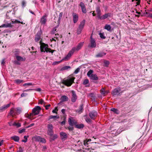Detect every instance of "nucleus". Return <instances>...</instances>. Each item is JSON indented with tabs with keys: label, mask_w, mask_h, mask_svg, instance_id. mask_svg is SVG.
I'll use <instances>...</instances> for the list:
<instances>
[{
	"label": "nucleus",
	"mask_w": 152,
	"mask_h": 152,
	"mask_svg": "<svg viewBox=\"0 0 152 152\" xmlns=\"http://www.w3.org/2000/svg\"><path fill=\"white\" fill-rule=\"evenodd\" d=\"M74 52L73 51V50L71 49V50H70L69 51L68 54L62 60H68L73 55Z\"/></svg>",
	"instance_id": "nucleus-14"
},
{
	"label": "nucleus",
	"mask_w": 152,
	"mask_h": 152,
	"mask_svg": "<svg viewBox=\"0 0 152 152\" xmlns=\"http://www.w3.org/2000/svg\"><path fill=\"white\" fill-rule=\"evenodd\" d=\"M43 102H44V101L42 99H41L39 101V104H42Z\"/></svg>",
	"instance_id": "nucleus-64"
},
{
	"label": "nucleus",
	"mask_w": 152,
	"mask_h": 152,
	"mask_svg": "<svg viewBox=\"0 0 152 152\" xmlns=\"http://www.w3.org/2000/svg\"><path fill=\"white\" fill-rule=\"evenodd\" d=\"M85 20H83L80 22L78 26V28L77 30V35H79L81 33L85 26Z\"/></svg>",
	"instance_id": "nucleus-4"
},
{
	"label": "nucleus",
	"mask_w": 152,
	"mask_h": 152,
	"mask_svg": "<svg viewBox=\"0 0 152 152\" xmlns=\"http://www.w3.org/2000/svg\"><path fill=\"white\" fill-rule=\"evenodd\" d=\"M90 39V47L91 48H95L96 47V44L95 39L92 38V36H91Z\"/></svg>",
	"instance_id": "nucleus-16"
},
{
	"label": "nucleus",
	"mask_w": 152,
	"mask_h": 152,
	"mask_svg": "<svg viewBox=\"0 0 152 152\" xmlns=\"http://www.w3.org/2000/svg\"><path fill=\"white\" fill-rule=\"evenodd\" d=\"M79 6H80L81 7L82 12L84 13H86L87 11L84 4L82 2H80Z\"/></svg>",
	"instance_id": "nucleus-17"
},
{
	"label": "nucleus",
	"mask_w": 152,
	"mask_h": 152,
	"mask_svg": "<svg viewBox=\"0 0 152 152\" xmlns=\"http://www.w3.org/2000/svg\"><path fill=\"white\" fill-rule=\"evenodd\" d=\"M80 69V68L79 67L77 68L75 71L74 73L75 74H77L78 72H79Z\"/></svg>",
	"instance_id": "nucleus-49"
},
{
	"label": "nucleus",
	"mask_w": 152,
	"mask_h": 152,
	"mask_svg": "<svg viewBox=\"0 0 152 152\" xmlns=\"http://www.w3.org/2000/svg\"><path fill=\"white\" fill-rule=\"evenodd\" d=\"M5 59H2L1 62V64L2 65H4L5 64Z\"/></svg>",
	"instance_id": "nucleus-63"
},
{
	"label": "nucleus",
	"mask_w": 152,
	"mask_h": 152,
	"mask_svg": "<svg viewBox=\"0 0 152 152\" xmlns=\"http://www.w3.org/2000/svg\"><path fill=\"white\" fill-rule=\"evenodd\" d=\"M10 138L16 142H18L20 139L19 137L17 136L12 137Z\"/></svg>",
	"instance_id": "nucleus-27"
},
{
	"label": "nucleus",
	"mask_w": 152,
	"mask_h": 152,
	"mask_svg": "<svg viewBox=\"0 0 152 152\" xmlns=\"http://www.w3.org/2000/svg\"><path fill=\"white\" fill-rule=\"evenodd\" d=\"M59 118V117L58 116V115H50V116L48 120H49L50 119H52V118H53V119H54L55 118Z\"/></svg>",
	"instance_id": "nucleus-40"
},
{
	"label": "nucleus",
	"mask_w": 152,
	"mask_h": 152,
	"mask_svg": "<svg viewBox=\"0 0 152 152\" xmlns=\"http://www.w3.org/2000/svg\"><path fill=\"white\" fill-rule=\"evenodd\" d=\"M16 58L17 59V61H24L26 60V58H23V57H21V56H16Z\"/></svg>",
	"instance_id": "nucleus-29"
},
{
	"label": "nucleus",
	"mask_w": 152,
	"mask_h": 152,
	"mask_svg": "<svg viewBox=\"0 0 152 152\" xmlns=\"http://www.w3.org/2000/svg\"><path fill=\"white\" fill-rule=\"evenodd\" d=\"M42 34V32L41 29L37 32L35 37V41L36 42H38L40 39Z\"/></svg>",
	"instance_id": "nucleus-13"
},
{
	"label": "nucleus",
	"mask_w": 152,
	"mask_h": 152,
	"mask_svg": "<svg viewBox=\"0 0 152 152\" xmlns=\"http://www.w3.org/2000/svg\"><path fill=\"white\" fill-rule=\"evenodd\" d=\"M121 91V88L118 87L114 89L112 92V94L113 96L118 95L120 94L119 92Z\"/></svg>",
	"instance_id": "nucleus-10"
},
{
	"label": "nucleus",
	"mask_w": 152,
	"mask_h": 152,
	"mask_svg": "<svg viewBox=\"0 0 152 152\" xmlns=\"http://www.w3.org/2000/svg\"><path fill=\"white\" fill-rule=\"evenodd\" d=\"M10 105V104L9 103L7 104L4 105L3 106L0 107V110L3 111V110L9 107Z\"/></svg>",
	"instance_id": "nucleus-22"
},
{
	"label": "nucleus",
	"mask_w": 152,
	"mask_h": 152,
	"mask_svg": "<svg viewBox=\"0 0 152 152\" xmlns=\"http://www.w3.org/2000/svg\"><path fill=\"white\" fill-rule=\"evenodd\" d=\"M93 71L92 70H89L87 73V75L90 78L92 81L95 83H97V80L99 78L97 75L96 74H93Z\"/></svg>",
	"instance_id": "nucleus-1"
},
{
	"label": "nucleus",
	"mask_w": 152,
	"mask_h": 152,
	"mask_svg": "<svg viewBox=\"0 0 152 152\" xmlns=\"http://www.w3.org/2000/svg\"><path fill=\"white\" fill-rule=\"evenodd\" d=\"M25 129H22L20 130L19 131V133H21L24 132H25Z\"/></svg>",
	"instance_id": "nucleus-58"
},
{
	"label": "nucleus",
	"mask_w": 152,
	"mask_h": 152,
	"mask_svg": "<svg viewBox=\"0 0 152 152\" xmlns=\"http://www.w3.org/2000/svg\"><path fill=\"white\" fill-rule=\"evenodd\" d=\"M31 85H33L31 83H25L23 85V86H30Z\"/></svg>",
	"instance_id": "nucleus-51"
},
{
	"label": "nucleus",
	"mask_w": 152,
	"mask_h": 152,
	"mask_svg": "<svg viewBox=\"0 0 152 152\" xmlns=\"http://www.w3.org/2000/svg\"><path fill=\"white\" fill-rule=\"evenodd\" d=\"M145 13L147 15V16L148 17L152 18V13H150L147 12H146Z\"/></svg>",
	"instance_id": "nucleus-54"
},
{
	"label": "nucleus",
	"mask_w": 152,
	"mask_h": 152,
	"mask_svg": "<svg viewBox=\"0 0 152 152\" xmlns=\"http://www.w3.org/2000/svg\"><path fill=\"white\" fill-rule=\"evenodd\" d=\"M91 98V99L92 100H93L94 101H95V98L96 96L94 95V94L93 93H90L88 95Z\"/></svg>",
	"instance_id": "nucleus-31"
},
{
	"label": "nucleus",
	"mask_w": 152,
	"mask_h": 152,
	"mask_svg": "<svg viewBox=\"0 0 152 152\" xmlns=\"http://www.w3.org/2000/svg\"><path fill=\"white\" fill-rule=\"evenodd\" d=\"M26 115V117L29 119L31 118V116H33V115L32 113H30V114H27Z\"/></svg>",
	"instance_id": "nucleus-48"
},
{
	"label": "nucleus",
	"mask_w": 152,
	"mask_h": 152,
	"mask_svg": "<svg viewBox=\"0 0 152 152\" xmlns=\"http://www.w3.org/2000/svg\"><path fill=\"white\" fill-rule=\"evenodd\" d=\"M12 26H13L12 25L11 23H10L3 24L0 26V27L8 28L12 27Z\"/></svg>",
	"instance_id": "nucleus-21"
},
{
	"label": "nucleus",
	"mask_w": 152,
	"mask_h": 152,
	"mask_svg": "<svg viewBox=\"0 0 152 152\" xmlns=\"http://www.w3.org/2000/svg\"><path fill=\"white\" fill-rule=\"evenodd\" d=\"M12 24L17 23H21V22L20 21L15 20V21H12Z\"/></svg>",
	"instance_id": "nucleus-50"
},
{
	"label": "nucleus",
	"mask_w": 152,
	"mask_h": 152,
	"mask_svg": "<svg viewBox=\"0 0 152 152\" xmlns=\"http://www.w3.org/2000/svg\"><path fill=\"white\" fill-rule=\"evenodd\" d=\"M22 109L20 107H17L15 110V111L14 110V109L12 108L10 110V115H15L16 114H20L21 113Z\"/></svg>",
	"instance_id": "nucleus-5"
},
{
	"label": "nucleus",
	"mask_w": 152,
	"mask_h": 152,
	"mask_svg": "<svg viewBox=\"0 0 152 152\" xmlns=\"http://www.w3.org/2000/svg\"><path fill=\"white\" fill-rule=\"evenodd\" d=\"M68 99H69L68 97L65 95L62 96L60 99L61 102H64L67 101L68 100Z\"/></svg>",
	"instance_id": "nucleus-25"
},
{
	"label": "nucleus",
	"mask_w": 152,
	"mask_h": 152,
	"mask_svg": "<svg viewBox=\"0 0 152 152\" xmlns=\"http://www.w3.org/2000/svg\"><path fill=\"white\" fill-rule=\"evenodd\" d=\"M41 108L39 106H36L32 110V113L34 115H37L39 114Z\"/></svg>",
	"instance_id": "nucleus-8"
},
{
	"label": "nucleus",
	"mask_w": 152,
	"mask_h": 152,
	"mask_svg": "<svg viewBox=\"0 0 152 152\" xmlns=\"http://www.w3.org/2000/svg\"><path fill=\"white\" fill-rule=\"evenodd\" d=\"M86 121L87 123H90L91 121V119L89 118H86Z\"/></svg>",
	"instance_id": "nucleus-56"
},
{
	"label": "nucleus",
	"mask_w": 152,
	"mask_h": 152,
	"mask_svg": "<svg viewBox=\"0 0 152 152\" xmlns=\"http://www.w3.org/2000/svg\"><path fill=\"white\" fill-rule=\"evenodd\" d=\"M97 15L98 18V19L100 20L101 17V12L97 13Z\"/></svg>",
	"instance_id": "nucleus-57"
},
{
	"label": "nucleus",
	"mask_w": 152,
	"mask_h": 152,
	"mask_svg": "<svg viewBox=\"0 0 152 152\" xmlns=\"http://www.w3.org/2000/svg\"><path fill=\"white\" fill-rule=\"evenodd\" d=\"M34 125V123L31 124H30L28 126L26 127V128H27L30 127H31V126H33Z\"/></svg>",
	"instance_id": "nucleus-61"
},
{
	"label": "nucleus",
	"mask_w": 152,
	"mask_h": 152,
	"mask_svg": "<svg viewBox=\"0 0 152 152\" xmlns=\"http://www.w3.org/2000/svg\"><path fill=\"white\" fill-rule=\"evenodd\" d=\"M53 127L51 124H48L47 126V134L48 135H52L53 134Z\"/></svg>",
	"instance_id": "nucleus-7"
},
{
	"label": "nucleus",
	"mask_w": 152,
	"mask_h": 152,
	"mask_svg": "<svg viewBox=\"0 0 152 152\" xmlns=\"http://www.w3.org/2000/svg\"><path fill=\"white\" fill-rule=\"evenodd\" d=\"M65 120L64 119L63 121L61 122V125H65Z\"/></svg>",
	"instance_id": "nucleus-60"
},
{
	"label": "nucleus",
	"mask_w": 152,
	"mask_h": 152,
	"mask_svg": "<svg viewBox=\"0 0 152 152\" xmlns=\"http://www.w3.org/2000/svg\"><path fill=\"white\" fill-rule=\"evenodd\" d=\"M111 26L110 25L106 24L105 25L104 27V28L108 31H109L111 29Z\"/></svg>",
	"instance_id": "nucleus-37"
},
{
	"label": "nucleus",
	"mask_w": 152,
	"mask_h": 152,
	"mask_svg": "<svg viewBox=\"0 0 152 152\" xmlns=\"http://www.w3.org/2000/svg\"><path fill=\"white\" fill-rule=\"evenodd\" d=\"M11 11H10L9 12L7 11L6 14V17L7 19H10V15L9 14V12H10Z\"/></svg>",
	"instance_id": "nucleus-47"
},
{
	"label": "nucleus",
	"mask_w": 152,
	"mask_h": 152,
	"mask_svg": "<svg viewBox=\"0 0 152 152\" xmlns=\"http://www.w3.org/2000/svg\"><path fill=\"white\" fill-rule=\"evenodd\" d=\"M48 47V44L42 43L40 46L41 52H45V50L47 49V48Z\"/></svg>",
	"instance_id": "nucleus-15"
},
{
	"label": "nucleus",
	"mask_w": 152,
	"mask_h": 152,
	"mask_svg": "<svg viewBox=\"0 0 152 152\" xmlns=\"http://www.w3.org/2000/svg\"><path fill=\"white\" fill-rule=\"evenodd\" d=\"M33 141L40 142H46L45 139L39 136H36L32 137Z\"/></svg>",
	"instance_id": "nucleus-6"
},
{
	"label": "nucleus",
	"mask_w": 152,
	"mask_h": 152,
	"mask_svg": "<svg viewBox=\"0 0 152 152\" xmlns=\"http://www.w3.org/2000/svg\"><path fill=\"white\" fill-rule=\"evenodd\" d=\"M89 83V81L88 79H86L84 80L83 82V84L84 85H86L88 84Z\"/></svg>",
	"instance_id": "nucleus-43"
},
{
	"label": "nucleus",
	"mask_w": 152,
	"mask_h": 152,
	"mask_svg": "<svg viewBox=\"0 0 152 152\" xmlns=\"http://www.w3.org/2000/svg\"><path fill=\"white\" fill-rule=\"evenodd\" d=\"M70 68H71V67L70 66H64L62 67L61 68V70L63 71V70H67L68 69H70Z\"/></svg>",
	"instance_id": "nucleus-34"
},
{
	"label": "nucleus",
	"mask_w": 152,
	"mask_h": 152,
	"mask_svg": "<svg viewBox=\"0 0 152 152\" xmlns=\"http://www.w3.org/2000/svg\"><path fill=\"white\" fill-rule=\"evenodd\" d=\"M62 60H61L60 61H55L53 63V64L55 65L56 64H59V63H61L62 61Z\"/></svg>",
	"instance_id": "nucleus-53"
},
{
	"label": "nucleus",
	"mask_w": 152,
	"mask_h": 152,
	"mask_svg": "<svg viewBox=\"0 0 152 152\" xmlns=\"http://www.w3.org/2000/svg\"><path fill=\"white\" fill-rule=\"evenodd\" d=\"M111 111L115 113L118 114L120 113V111L119 110L115 108H112L111 109Z\"/></svg>",
	"instance_id": "nucleus-32"
},
{
	"label": "nucleus",
	"mask_w": 152,
	"mask_h": 152,
	"mask_svg": "<svg viewBox=\"0 0 152 152\" xmlns=\"http://www.w3.org/2000/svg\"><path fill=\"white\" fill-rule=\"evenodd\" d=\"M73 22L74 23H76L78 20V15L75 13L72 14Z\"/></svg>",
	"instance_id": "nucleus-19"
},
{
	"label": "nucleus",
	"mask_w": 152,
	"mask_h": 152,
	"mask_svg": "<svg viewBox=\"0 0 152 152\" xmlns=\"http://www.w3.org/2000/svg\"><path fill=\"white\" fill-rule=\"evenodd\" d=\"M75 78V77H73L66 80H63L62 83L67 86H71L73 83L74 82Z\"/></svg>",
	"instance_id": "nucleus-3"
},
{
	"label": "nucleus",
	"mask_w": 152,
	"mask_h": 152,
	"mask_svg": "<svg viewBox=\"0 0 152 152\" xmlns=\"http://www.w3.org/2000/svg\"><path fill=\"white\" fill-rule=\"evenodd\" d=\"M23 82V81L22 80L19 79H17L15 80V82L17 84H19L20 83H22Z\"/></svg>",
	"instance_id": "nucleus-39"
},
{
	"label": "nucleus",
	"mask_w": 152,
	"mask_h": 152,
	"mask_svg": "<svg viewBox=\"0 0 152 152\" xmlns=\"http://www.w3.org/2000/svg\"><path fill=\"white\" fill-rule=\"evenodd\" d=\"M47 16L46 15H44L41 18L40 23L42 24L45 25V24L47 21L46 18Z\"/></svg>",
	"instance_id": "nucleus-18"
},
{
	"label": "nucleus",
	"mask_w": 152,
	"mask_h": 152,
	"mask_svg": "<svg viewBox=\"0 0 152 152\" xmlns=\"http://www.w3.org/2000/svg\"><path fill=\"white\" fill-rule=\"evenodd\" d=\"M84 42H80L78 44L76 47H73L72 49L74 52L75 51H78L81 49L83 45Z\"/></svg>",
	"instance_id": "nucleus-11"
},
{
	"label": "nucleus",
	"mask_w": 152,
	"mask_h": 152,
	"mask_svg": "<svg viewBox=\"0 0 152 152\" xmlns=\"http://www.w3.org/2000/svg\"><path fill=\"white\" fill-rule=\"evenodd\" d=\"M89 115L91 119L94 120L97 115V113L95 110L91 111L90 112Z\"/></svg>",
	"instance_id": "nucleus-9"
},
{
	"label": "nucleus",
	"mask_w": 152,
	"mask_h": 152,
	"mask_svg": "<svg viewBox=\"0 0 152 152\" xmlns=\"http://www.w3.org/2000/svg\"><path fill=\"white\" fill-rule=\"evenodd\" d=\"M71 93H72V97L71 98V101L73 102H75L77 99V96L75 92L73 90L72 91Z\"/></svg>",
	"instance_id": "nucleus-12"
},
{
	"label": "nucleus",
	"mask_w": 152,
	"mask_h": 152,
	"mask_svg": "<svg viewBox=\"0 0 152 152\" xmlns=\"http://www.w3.org/2000/svg\"><path fill=\"white\" fill-rule=\"evenodd\" d=\"M50 106V104H48V105H46L45 106V109L46 110H48L49 108V107Z\"/></svg>",
	"instance_id": "nucleus-62"
},
{
	"label": "nucleus",
	"mask_w": 152,
	"mask_h": 152,
	"mask_svg": "<svg viewBox=\"0 0 152 152\" xmlns=\"http://www.w3.org/2000/svg\"><path fill=\"white\" fill-rule=\"evenodd\" d=\"M106 53L103 52H100L97 53L95 56L97 58H101L103 56L105 55Z\"/></svg>",
	"instance_id": "nucleus-23"
},
{
	"label": "nucleus",
	"mask_w": 152,
	"mask_h": 152,
	"mask_svg": "<svg viewBox=\"0 0 152 152\" xmlns=\"http://www.w3.org/2000/svg\"><path fill=\"white\" fill-rule=\"evenodd\" d=\"M14 53L15 56H18L20 53L19 50L18 49H15L14 51Z\"/></svg>",
	"instance_id": "nucleus-35"
},
{
	"label": "nucleus",
	"mask_w": 152,
	"mask_h": 152,
	"mask_svg": "<svg viewBox=\"0 0 152 152\" xmlns=\"http://www.w3.org/2000/svg\"><path fill=\"white\" fill-rule=\"evenodd\" d=\"M62 15L63 13L62 12H60L59 14L58 19L57 21L58 23V24H60V23L61 20V18Z\"/></svg>",
	"instance_id": "nucleus-33"
},
{
	"label": "nucleus",
	"mask_w": 152,
	"mask_h": 152,
	"mask_svg": "<svg viewBox=\"0 0 152 152\" xmlns=\"http://www.w3.org/2000/svg\"><path fill=\"white\" fill-rule=\"evenodd\" d=\"M26 6V2L25 0H23L22 2V6L24 8Z\"/></svg>",
	"instance_id": "nucleus-45"
},
{
	"label": "nucleus",
	"mask_w": 152,
	"mask_h": 152,
	"mask_svg": "<svg viewBox=\"0 0 152 152\" xmlns=\"http://www.w3.org/2000/svg\"><path fill=\"white\" fill-rule=\"evenodd\" d=\"M50 50H51V49L47 47V49L45 50V52H46L47 53L50 52Z\"/></svg>",
	"instance_id": "nucleus-55"
},
{
	"label": "nucleus",
	"mask_w": 152,
	"mask_h": 152,
	"mask_svg": "<svg viewBox=\"0 0 152 152\" xmlns=\"http://www.w3.org/2000/svg\"><path fill=\"white\" fill-rule=\"evenodd\" d=\"M101 94L103 95L107 94L109 93V91H105L104 88H102L100 90Z\"/></svg>",
	"instance_id": "nucleus-30"
},
{
	"label": "nucleus",
	"mask_w": 152,
	"mask_h": 152,
	"mask_svg": "<svg viewBox=\"0 0 152 152\" xmlns=\"http://www.w3.org/2000/svg\"><path fill=\"white\" fill-rule=\"evenodd\" d=\"M56 31V28H54L50 31V34H55Z\"/></svg>",
	"instance_id": "nucleus-42"
},
{
	"label": "nucleus",
	"mask_w": 152,
	"mask_h": 152,
	"mask_svg": "<svg viewBox=\"0 0 152 152\" xmlns=\"http://www.w3.org/2000/svg\"><path fill=\"white\" fill-rule=\"evenodd\" d=\"M68 123L69 126L68 127V129L70 131H73L74 129L73 126L74 125L75 126L77 124V122L74 119L72 120L70 118H69L68 119Z\"/></svg>",
	"instance_id": "nucleus-2"
},
{
	"label": "nucleus",
	"mask_w": 152,
	"mask_h": 152,
	"mask_svg": "<svg viewBox=\"0 0 152 152\" xmlns=\"http://www.w3.org/2000/svg\"><path fill=\"white\" fill-rule=\"evenodd\" d=\"M75 127V128L78 129H82L84 128V125L83 124H77Z\"/></svg>",
	"instance_id": "nucleus-28"
},
{
	"label": "nucleus",
	"mask_w": 152,
	"mask_h": 152,
	"mask_svg": "<svg viewBox=\"0 0 152 152\" xmlns=\"http://www.w3.org/2000/svg\"><path fill=\"white\" fill-rule=\"evenodd\" d=\"M96 11L97 13L101 12V10L100 9V8L99 7H96Z\"/></svg>",
	"instance_id": "nucleus-52"
},
{
	"label": "nucleus",
	"mask_w": 152,
	"mask_h": 152,
	"mask_svg": "<svg viewBox=\"0 0 152 152\" xmlns=\"http://www.w3.org/2000/svg\"><path fill=\"white\" fill-rule=\"evenodd\" d=\"M13 126H17V128L20 127L21 126V124L20 123H16L15 122H14L13 124Z\"/></svg>",
	"instance_id": "nucleus-38"
},
{
	"label": "nucleus",
	"mask_w": 152,
	"mask_h": 152,
	"mask_svg": "<svg viewBox=\"0 0 152 152\" xmlns=\"http://www.w3.org/2000/svg\"><path fill=\"white\" fill-rule=\"evenodd\" d=\"M91 140L89 139H86V140H84V142H88L91 141Z\"/></svg>",
	"instance_id": "nucleus-59"
},
{
	"label": "nucleus",
	"mask_w": 152,
	"mask_h": 152,
	"mask_svg": "<svg viewBox=\"0 0 152 152\" xmlns=\"http://www.w3.org/2000/svg\"><path fill=\"white\" fill-rule=\"evenodd\" d=\"M60 136L62 140H65L67 137L66 134L63 132H61L60 133Z\"/></svg>",
	"instance_id": "nucleus-26"
},
{
	"label": "nucleus",
	"mask_w": 152,
	"mask_h": 152,
	"mask_svg": "<svg viewBox=\"0 0 152 152\" xmlns=\"http://www.w3.org/2000/svg\"><path fill=\"white\" fill-rule=\"evenodd\" d=\"M83 104H82L80 105L79 108L76 110V112L79 113V114L82 113L83 110Z\"/></svg>",
	"instance_id": "nucleus-20"
},
{
	"label": "nucleus",
	"mask_w": 152,
	"mask_h": 152,
	"mask_svg": "<svg viewBox=\"0 0 152 152\" xmlns=\"http://www.w3.org/2000/svg\"><path fill=\"white\" fill-rule=\"evenodd\" d=\"M104 66L105 67H108L109 64V62L107 60L104 61Z\"/></svg>",
	"instance_id": "nucleus-41"
},
{
	"label": "nucleus",
	"mask_w": 152,
	"mask_h": 152,
	"mask_svg": "<svg viewBox=\"0 0 152 152\" xmlns=\"http://www.w3.org/2000/svg\"><path fill=\"white\" fill-rule=\"evenodd\" d=\"M29 137L28 135L25 136L24 137V139L22 140L21 141L22 142H26L27 141L28 138Z\"/></svg>",
	"instance_id": "nucleus-36"
},
{
	"label": "nucleus",
	"mask_w": 152,
	"mask_h": 152,
	"mask_svg": "<svg viewBox=\"0 0 152 152\" xmlns=\"http://www.w3.org/2000/svg\"><path fill=\"white\" fill-rule=\"evenodd\" d=\"M107 18L108 17H107L106 14H105L104 15L101 16V17L100 20H104V19H105Z\"/></svg>",
	"instance_id": "nucleus-46"
},
{
	"label": "nucleus",
	"mask_w": 152,
	"mask_h": 152,
	"mask_svg": "<svg viewBox=\"0 0 152 152\" xmlns=\"http://www.w3.org/2000/svg\"><path fill=\"white\" fill-rule=\"evenodd\" d=\"M99 35L100 37L103 39H105L106 38V37L104 36V33H100L99 34Z\"/></svg>",
	"instance_id": "nucleus-44"
},
{
	"label": "nucleus",
	"mask_w": 152,
	"mask_h": 152,
	"mask_svg": "<svg viewBox=\"0 0 152 152\" xmlns=\"http://www.w3.org/2000/svg\"><path fill=\"white\" fill-rule=\"evenodd\" d=\"M50 136V141H53L55 140L58 137V136L57 134H52V135H48Z\"/></svg>",
	"instance_id": "nucleus-24"
}]
</instances>
